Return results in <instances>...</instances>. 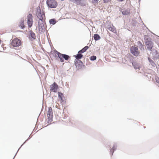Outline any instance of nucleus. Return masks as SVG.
<instances>
[{"label": "nucleus", "instance_id": "nucleus-3", "mask_svg": "<svg viewBox=\"0 0 159 159\" xmlns=\"http://www.w3.org/2000/svg\"><path fill=\"white\" fill-rule=\"evenodd\" d=\"M46 4L49 8H56L57 3L55 0H47Z\"/></svg>", "mask_w": 159, "mask_h": 159}, {"label": "nucleus", "instance_id": "nucleus-16", "mask_svg": "<svg viewBox=\"0 0 159 159\" xmlns=\"http://www.w3.org/2000/svg\"><path fill=\"white\" fill-rule=\"evenodd\" d=\"M131 63L135 69H139L140 68V64L139 63L134 61L131 62Z\"/></svg>", "mask_w": 159, "mask_h": 159}, {"label": "nucleus", "instance_id": "nucleus-14", "mask_svg": "<svg viewBox=\"0 0 159 159\" xmlns=\"http://www.w3.org/2000/svg\"><path fill=\"white\" fill-rule=\"evenodd\" d=\"M74 56L75 58V61H77L80 62H81V61L80 60L83 57V56L81 53H79V52H78V54L74 55Z\"/></svg>", "mask_w": 159, "mask_h": 159}, {"label": "nucleus", "instance_id": "nucleus-7", "mask_svg": "<svg viewBox=\"0 0 159 159\" xmlns=\"http://www.w3.org/2000/svg\"><path fill=\"white\" fill-rule=\"evenodd\" d=\"M21 43V41L18 39L16 38L12 40L11 44L13 47H14L20 46Z\"/></svg>", "mask_w": 159, "mask_h": 159}, {"label": "nucleus", "instance_id": "nucleus-29", "mask_svg": "<svg viewBox=\"0 0 159 159\" xmlns=\"http://www.w3.org/2000/svg\"><path fill=\"white\" fill-rule=\"evenodd\" d=\"M96 59V56L94 55L92 56L89 57L90 60L91 61H94Z\"/></svg>", "mask_w": 159, "mask_h": 159}, {"label": "nucleus", "instance_id": "nucleus-18", "mask_svg": "<svg viewBox=\"0 0 159 159\" xmlns=\"http://www.w3.org/2000/svg\"><path fill=\"white\" fill-rule=\"evenodd\" d=\"M144 39L145 43L147 42H150L152 41V39L148 35H145L144 36Z\"/></svg>", "mask_w": 159, "mask_h": 159}, {"label": "nucleus", "instance_id": "nucleus-34", "mask_svg": "<svg viewBox=\"0 0 159 159\" xmlns=\"http://www.w3.org/2000/svg\"><path fill=\"white\" fill-rule=\"evenodd\" d=\"M155 80L156 82L159 84V78L158 77H156Z\"/></svg>", "mask_w": 159, "mask_h": 159}, {"label": "nucleus", "instance_id": "nucleus-26", "mask_svg": "<svg viewBox=\"0 0 159 159\" xmlns=\"http://www.w3.org/2000/svg\"><path fill=\"white\" fill-rule=\"evenodd\" d=\"M32 137V136H31L30 135L28 138L26 140H25V141L21 145V146H20V147L19 148V149H18L17 152H16V154H17L18 151L20 149V148L22 146H23V145L25 143H26L29 139H30Z\"/></svg>", "mask_w": 159, "mask_h": 159}, {"label": "nucleus", "instance_id": "nucleus-19", "mask_svg": "<svg viewBox=\"0 0 159 159\" xmlns=\"http://www.w3.org/2000/svg\"><path fill=\"white\" fill-rule=\"evenodd\" d=\"M89 48V47L88 46H86L83 48H82L81 50H79L78 52L80 53H83L85 52Z\"/></svg>", "mask_w": 159, "mask_h": 159}, {"label": "nucleus", "instance_id": "nucleus-8", "mask_svg": "<svg viewBox=\"0 0 159 159\" xmlns=\"http://www.w3.org/2000/svg\"><path fill=\"white\" fill-rule=\"evenodd\" d=\"M70 1L74 3H76L77 5L82 6H85V2L84 0H69Z\"/></svg>", "mask_w": 159, "mask_h": 159}, {"label": "nucleus", "instance_id": "nucleus-2", "mask_svg": "<svg viewBox=\"0 0 159 159\" xmlns=\"http://www.w3.org/2000/svg\"><path fill=\"white\" fill-rule=\"evenodd\" d=\"M54 52L55 54L58 55V58L60 59V61L61 62H64V59L65 60L67 61L70 59V57L69 55L61 53L56 49L54 50Z\"/></svg>", "mask_w": 159, "mask_h": 159}, {"label": "nucleus", "instance_id": "nucleus-10", "mask_svg": "<svg viewBox=\"0 0 159 159\" xmlns=\"http://www.w3.org/2000/svg\"><path fill=\"white\" fill-rule=\"evenodd\" d=\"M152 59L154 60H157L159 58V53L158 51L154 48L152 50Z\"/></svg>", "mask_w": 159, "mask_h": 159}, {"label": "nucleus", "instance_id": "nucleus-12", "mask_svg": "<svg viewBox=\"0 0 159 159\" xmlns=\"http://www.w3.org/2000/svg\"><path fill=\"white\" fill-rule=\"evenodd\" d=\"M145 44L148 50L149 51H152L153 49L152 48L153 47V42L152 41L150 42H147V43Z\"/></svg>", "mask_w": 159, "mask_h": 159}, {"label": "nucleus", "instance_id": "nucleus-33", "mask_svg": "<svg viewBox=\"0 0 159 159\" xmlns=\"http://www.w3.org/2000/svg\"><path fill=\"white\" fill-rule=\"evenodd\" d=\"M111 0H103V2L104 3H107L109 2H111Z\"/></svg>", "mask_w": 159, "mask_h": 159}, {"label": "nucleus", "instance_id": "nucleus-20", "mask_svg": "<svg viewBox=\"0 0 159 159\" xmlns=\"http://www.w3.org/2000/svg\"><path fill=\"white\" fill-rule=\"evenodd\" d=\"M30 34V36L31 37V38H29V39H36V36L35 34L34 33L33 31L30 30L29 31Z\"/></svg>", "mask_w": 159, "mask_h": 159}, {"label": "nucleus", "instance_id": "nucleus-41", "mask_svg": "<svg viewBox=\"0 0 159 159\" xmlns=\"http://www.w3.org/2000/svg\"><path fill=\"white\" fill-rule=\"evenodd\" d=\"M48 126V125H47V126H46V127H47V126Z\"/></svg>", "mask_w": 159, "mask_h": 159}, {"label": "nucleus", "instance_id": "nucleus-35", "mask_svg": "<svg viewBox=\"0 0 159 159\" xmlns=\"http://www.w3.org/2000/svg\"><path fill=\"white\" fill-rule=\"evenodd\" d=\"M54 57L55 58H57V57H58V55H57L56 54H55V55L54 56Z\"/></svg>", "mask_w": 159, "mask_h": 159}, {"label": "nucleus", "instance_id": "nucleus-30", "mask_svg": "<svg viewBox=\"0 0 159 159\" xmlns=\"http://www.w3.org/2000/svg\"><path fill=\"white\" fill-rule=\"evenodd\" d=\"M27 24L28 25V26L29 28H30L33 25V21L30 22H28L27 21Z\"/></svg>", "mask_w": 159, "mask_h": 159}, {"label": "nucleus", "instance_id": "nucleus-6", "mask_svg": "<svg viewBox=\"0 0 159 159\" xmlns=\"http://www.w3.org/2000/svg\"><path fill=\"white\" fill-rule=\"evenodd\" d=\"M130 53L135 57L139 56L140 52L138 51V48L135 46H132L130 48Z\"/></svg>", "mask_w": 159, "mask_h": 159}, {"label": "nucleus", "instance_id": "nucleus-40", "mask_svg": "<svg viewBox=\"0 0 159 159\" xmlns=\"http://www.w3.org/2000/svg\"><path fill=\"white\" fill-rule=\"evenodd\" d=\"M48 126V125H47V126H46V127H47V126Z\"/></svg>", "mask_w": 159, "mask_h": 159}, {"label": "nucleus", "instance_id": "nucleus-5", "mask_svg": "<svg viewBox=\"0 0 159 159\" xmlns=\"http://www.w3.org/2000/svg\"><path fill=\"white\" fill-rule=\"evenodd\" d=\"M36 14L39 20H41L40 19H41L42 18L44 19L43 16H44L45 19V13L43 12H41L39 6H38L36 8Z\"/></svg>", "mask_w": 159, "mask_h": 159}, {"label": "nucleus", "instance_id": "nucleus-24", "mask_svg": "<svg viewBox=\"0 0 159 159\" xmlns=\"http://www.w3.org/2000/svg\"><path fill=\"white\" fill-rule=\"evenodd\" d=\"M33 16L31 13H29L27 16V21L28 22L33 21Z\"/></svg>", "mask_w": 159, "mask_h": 159}, {"label": "nucleus", "instance_id": "nucleus-11", "mask_svg": "<svg viewBox=\"0 0 159 159\" xmlns=\"http://www.w3.org/2000/svg\"><path fill=\"white\" fill-rule=\"evenodd\" d=\"M120 11L121 12L122 14L124 16H126L129 15L130 10L129 8L127 9H120Z\"/></svg>", "mask_w": 159, "mask_h": 159}, {"label": "nucleus", "instance_id": "nucleus-31", "mask_svg": "<svg viewBox=\"0 0 159 159\" xmlns=\"http://www.w3.org/2000/svg\"><path fill=\"white\" fill-rule=\"evenodd\" d=\"M60 100V101L61 103H66V101H65V99H63V98H62V99H59Z\"/></svg>", "mask_w": 159, "mask_h": 159}, {"label": "nucleus", "instance_id": "nucleus-17", "mask_svg": "<svg viewBox=\"0 0 159 159\" xmlns=\"http://www.w3.org/2000/svg\"><path fill=\"white\" fill-rule=\"evenodd\" d=\"M24 20L23 18H21L19 22V27L22 30H24L25 28V26L24 25Z\"/></svg>", "mask_w": 159, "mask_h": 159}, {"label": "nucleus", "instance_id": "nucleus-36", "mask_svg": "<svg viewBox=\"0 0 159 159\" xmlns=\"http://www.w3.org/2000/svg\"><path fill=\"white\" fill-rule=\"evenodd\" d=\"M16 156V154L14 156V157L13 158V159H14V158L15 157V156Z\"/></svg>", "mask_w": 159, "mask_h": 159}, {"label": "nucleus", "instance_id": "nucleus-27", "mask_svg": "<svg viewBox=\"0 0 159 159\" xmlns=\"http://www.w3.org/2000/svg\"><path fill=\"white\" fill-rule=\"evenodd\" d=\"M138 44L139 45L140 49L142 50V49L143 50H144L143 45L140 41H139L137 42Z\"/></svg>", "mask_w": 159, "mask_h": 159}, {"label": "nucleus", "instance_id": "nucleus-25", "mask_svg": "<svg viewBox=\"0 0 159 159\" xmlns=\"http://www.w3.org/2000/svg\"><path fill=\"white\" fill-rule=\"evenodd\" d=\"M148 59L149 62L151 64V65L152 66L154 67L156 65V64L149 57H148Z\"/></svg>", "mask_w": 159, "mask_h": 159}, {"label": "nucleus", "instance_id": "nucleus-23", "mask_svg": "<svg viewBox=\"0 0 159 159\" xmlns=\"http://www.w3.org/2000/svg\"><path fill=\"white\" fill-rule=\"evenodd\" d=\"M93 37L95 41H98L101 39V37L98 34H95Z\"/></svg>", "mask_w": 159, "mask_h": 159}, {"label": "nucleus", "instance_id": "nucleus-9", "mask_svg": "<svg viewBox=\"0 0 159 159\" xmlns=\"http://www.w3.org/2000/svg\"><path fill=\"white\" fill-rule=\"evenodd\" d=\"M50 91L53 92L54 93H57L58 89V86L57 84L54 82L50 86Z\"/></svg>", "mask_w": 159, "mask_h": 159}, {"label": "nucleus", "instance_id": "nucleus-42", "mask_svg": "<svg viewBox=\"0 0 159 159\" xmlns=\"http://www.w3.org/2000/svg\"><path fill=\"white\" fill-rule=\"evenodd\" d=\"M83 66H85L84 65Z\"/></svg>", "mask_w": 159, "mask_h": 159}, {"label": "nucleus", "instance_id": "nucleus-22", "mask_svg": "<svg viewBox=\"0 0 159 159\" xmlns=\"http://www.w3.org/2000/svg\"><path fill=\"white\" fill-rule=\"evenodd\" d=\"M57 22V21L56 20L55 18L51 19L49 20V23L50 25H55Z\"/></svg>", "mask_w": 159, "mask_h": 159}, {"label": "nucleus", "instance_id": "nucleus-37", "mask_svg": "<svg viewBox=\"0 0 159 159\" xmlns=\"http://www.w3.org/2000/svg\"><path fill=\"white\" fill-rule=\"evenodd\" d=\"M140 1H141V0H139V1H138L139 2H140Z\"/></svg>", "mask_w": 159, "mask_h": 159}, {"label": "nucleus", "instance_id": "nucleus-28", "mask_svg": "<svg viewBox=\"0 0 159 159\" xmlns=\"http://www.w3.org/2000/svg\"><path fill=\"white\" fill-rule=\"evenodd\" d=\"M58 97L59 99H62V98L64 97L63 94L61 92H58Z\"/></svg>", "mask_w": 159, "mask_h": 159}, {"label": "nucleus", "instance_id": "nucleus-32", "mask_svg": "<svg viewBox=\"0 0 159 159\" xmlns=\"http://www.w3.org/2000/svg\"><path fill=\"white\" fill-rule=\"evenodd\" d=\"M99 0H92V3H97L98 2Z\"/></svg>", "mask_w": 159, "mask_h": 159}, {"label": "nucleus", "instance_id": "nucleus-15", "mask_svg": "<svg viewBox=\"0 0 159 159\" xmlns=\"http://www.w3.org/2000/svg\"><path fill=\"white\" fill-rule=\"evenodd\" d=\"M117 146L116 143H114L112 148L110 149V154L111 157L113 155L114 151L116 150Z\"/></svg>", "mask_w": 159, "mask_h": 159}, {"label": "nucleus", "instance_id": "nucleus-21", "mask_svg": "<svg viewBox=\"0 0 159 159\" xmlns=\"http://www.w3.org/2000/svg\"><path fill=\"white\" fill-rule=\"evenodd\" d=\"M108 29L110 31L114 33H117L116 31V28L113 25H112V26H110V27L108 28Z\"/></svg>", "mask_w": 159, "mask_h": 159}, {"label": "nucleus", "instance_id": "nucleus-38", "mask_svg": "<svg viewBox=\"0 0 159 159\" xmlns=\"http://www.w3.org/2000/svg\"><path fill=\"white\" fill-rule=\"evenodd\" d=\"M143 127H144V128H145L146 127L145 126H144Z\"/></svg>", "mask_w": 159, "mask_h": 159}, {"label": "nucleus", "instance_id": "nucleus-4", "mask_svg": "<svg viewBox=\"0 0 159 159\" xmlns=\"http://www.w3.org/2000/svg\"><path fill=\"white\" fill-rule=\"evenodd\" d=\"M48 121V123H51L53 120V118L52 110L51 107H49L47 113Z\"/></svg>", "mask_w": 159, "mask_h": 159}, {"label": "nucleus", "instance_id": "nucleus-13", "mask_svg": "<svg viewBox=\"0 0 159 159\" xmlns=\"http://www.w3.org/2000/svg\"><path fill=\"white\" fill-rule=\"evenodd\" d=\"M74 62L75 65L77 70L81 69L82 68V67L83 65V63L81 61V62L78 61H74Z\"/></svg>", "mask_w": 159, "mask_h": 159}, {"label": "nucleus", "instance_id": "nucleus-1", "mask_svg": "<svg viewBox=\"0 0 159 159\" xmlns=\"http://www.w3.org/2000/svg\"><path fill=\"white\" fill-rule=\"evenodd\" d=\"M38 22V28L39 33L42 34L45 32L47 26L45 21H44V19L42 18Z\"/></svg>", "mask_w": 159, "mask_h": 159}, {"label": "nucleus", "instance_id": "nucleus-39", "mask_svg": "<svg viewBox=\"0 0 159 159\" xmlns=\"http://www.w3.org/2000/svg\"><path fill=\"white\" fill-rule=\"evenodd\" d=\"M48 126V125H47V126H46V127H47V126Z\"/></svg>", "mask_w": 159, "mask_h": 159}]
</instances>
